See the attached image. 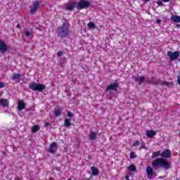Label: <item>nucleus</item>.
<instances>
[{
    "label": "nucleus",
    "instance_id": "423d86ee",
    "mask_svg": "<svg viewBox=\"0 0 180 180\" xmlns=\"http://www.w3.org/2000/svg\"><path fill=\"white\" fill-rule=\"evenodd\" d=\"M167 56L169 57L171 61H175V60H178V58H179L180 53L179 51H168Z\"/></svg>",
    "mask_w": 180,
    "mask_h": 180
},
{
    "label": "nucleus",
    "instance_id": "6ab92c4d",
    "mask_svg": "<svg viewBox=\"0 0 180 180\" xmlns=\"http://www.w3.org/2000/svg\"><path fill=\"white\" fill-rule=\"evenodd\" d=\"M89 139H90L91 140H95V139H96V132L95 131L90 132L89 135Z\"/></svg>",
    "mask_w": 180,
    "mask_h": 180
},
{
    "label": "nucleus",
    "instance_id": "f03ea898",
    "mask_svg": "<svg viewBox=\"0 0 180 180\" xmlns=\"http://www.w3.org/2000/svg\"><path fill=\"white\" fill-rule=\"evenodd\" d=\"M91 6V3L86 0H80L78 1L76 8L78 11H81L82 9H88V8Z\"/></svg>",
    "mask_w": 180,
    "mask_h": 180
},
{
    "label": "nucleus",
    "instance_id": "cd10ccee",
    "mask_svg": "<svg viewBox=\"0 0 180 180\" xmlns=\"http://www.w3.org/2000/svg\"><path fill=\"white\" fill-rule=\"evenodd\" d=\"M130 158H131V159L136 158V153L134 152H131L130 153Z\"/></svg>",
    "mask_w": 180,
    "mask_h": 180
},
{
    "label": "nucleus",
    "instance_id": "39448f33",
    "mask_svg": "<svg viewBox=\"0 0 180 180\" xmlns=\"http://www.w3.org/2000/svg\"><path fill=\"white\" fill-rule=\"evenodd\" d=\"M68 27H67V25L59 27V36H60V37H66L68 36Z\"/></svg>",
    "mask_w": 180,
    "mask_h": 180
},
{
    "label": "nucleus",
    "instance_id": "1a4fd4ad",
    "mask_svg": "<svg viewBox=\"0 0 180 180\" xmlns=\"http://www.w3.org/2000/svg\"><path fill=\"white\" fill-rule=\"evenodd\" d=\"M153 167H148L147 168H146V174H147V175H148V178L149 179H153Z\"/></svg>",
    "mask_w": 180,
    "mask_h": 180
},
{
    "label": "nucleus",
    "instance_id": "37998d69",
    "mask_svg": "<svg viewBox=\"0 0 180 180\" xmlns=\"http://www.w3.org/2000/svg\"><path fill=\"white\" fill-rule=\"evenodd\" d=\"M114 95H113V94H111V96H113Z\"/></svg>",
    "mask_w": 180,
    "mask_h": 180
},
{
    "label": "nucleus",
    "instance_id": "c85d7f7f",
    "mask_svg": "<svg viewBox=\"0 0 180 180\" xmlns=\"http://www.w3.org/2000/svg\"><path fill=\"white\" fill-rule=\"evenodd\" d=\"M68 117H72L74 116V114H72L71 112H68Z\"/></svg>",
    "mask_w": 180,
    "mask_h": 180
},
{
    "label": "nucleus",
    "instance_id": "49530a36",
    "mask_svg": "<svg viewBox=\"0 0 180 180\" xmlns=\"http://www.w3.org/2000/svg\"><path fill=\"white\" fill-rule=\"evenodd\" d=\"M68 180H72V179H69Z\"/></svg>",
    "mask_w": 180,
    "mask_h": 180
},
{
    "label": "nucleus",
    "instance_id": "393cba45",
    "mask_svg": "<svg viewBox=\"0 0 180 180\" xmlns=\"http://www.w3.org/2000/svg\"><path fill=\"white\" fill-rule=\"evenodd\" d=\"M128 169L129 171L134 172V171H136V166L134 165H131L128 167Z\"/></svg>",
    "mask_w": 180,
    "mask_h": 180
},
{
    "label": "nucleus",
    "instance_id": "a19ab883",
    "mask_svg": "<svg viewBox=\"0 0 180 180\" xmlns=\"http://www.w3.org/2000/svg\"><path fill=\"white\" fill-rule=\"evenodd\" d=\"M169 0H162V2H168Z\"/></svg>",
    "mask_w": 180,
    "mask_h": 180
},
{
    "label": "nucleus",
    "instance_id": "5701e85b",
    "mask_svg": "<svg viewBox=\"0 0 180 180\" xmlns=\"http://www.w3.org/2000/svg\"><path fill=\"white\" fill-rule=\"evenodd\" d=\"M87 26L89 27V29H95V24L93 22H89L88 24H87Z\"/></svg>",
    "mask_w": 180,
    "mask_h": 180
},
{
    "label": "nucleus",
    "instance_id": "c756f323",
    "mask_svg": "<svg viewBox=\"0 0 180 180\" xmlns=\"http://www.w3.org/2000/svg\"><path fill=\"white\" fill-rule=\"evenodd\" d=\"M63 51H59L58 52V57H61V56H63Z\"/></svg>",
    "mask_w": 180,
    "mask_h": 180
},
{
    "label": "nucleus",
    "instance_id": "ea45409f",
    "mask_svg": "<svg viewBox=\"0 0 180 180\" xmlns=\"http://www.w3.org/2000/svg\"><path fill=\"white\" fill-rule=\"evenodd\" d=\"M125 179H126V180H129V176H125Z\"/></svg>",
    "mask_w": 180,
    "mask_h": 180
},
{
    "label": "nucleus",
    "instance_id": "412c9836",
    "mask_svg": "<svg viewBox=\"0 0 180 180\" xmlns=\"http://www.w3.org/2000/svg\"><path fill=\"white\" fill-rule=\"evenodd\" d=\"M54 113V116H56V117H58V116H60V115H61V110L58 108H56L53 111Z\"/></svg>",
    "mask_w": 180,
    "mask_h": 180
},
{
    "label": "nucleus",
    "instance_id": "f257e3e1",
    "mask_svg": "<svg viewBox=\"0 0 180 180\" xmlns=\"http://www.w3.org/2000/svg\"><path fill=\"white\" fill-rule=\"evenodd\" d=\"M152 167L154 169H158V168H164V169H169L171 165L167 160L160 158H157L152 162Z\"/></svg>",
    "mask_w": 180,
    "mask_h": 180
},
{
    "label": "nucleus",
    "instance_id": "2eb2a0df",
    "mask_svg": "<svg viewBox=\"0 0 180 180\" xmlns=\"http://www.w3.org/2000/svg\"><path fill=\"white\" fill-rule=\"evenodd\" d=\"M134 79H135L136 82H139V84H143V82H144V81L146 80V79L143 76H141V77L134 76Z\"/></svg>",
    "mask_w": 180,
    "mask_h": 180
},
{
    "label": "nucleus",
    "instance_id": "2f4dec72",
    "mask_svg": "<svg viewBox=\"0 0 180 180\" xmlns=\"http://www.w3.org/2000/svg\"><path fill=\"white\" fill-rule=\"evenodd\" d=\"M4 87H5V84H4L3 82H0V89L4 88Z\"/></svg>",
    "mask_w": 180,
    "mask_h": 180
},
{
    "label": "nucleus",
    "instance_id": "c03bdc74",
    "mask_svg": "<svg viewBox=\"0 0 180 180\" xmlns=\"http://www.w3.org/2000/svg\"><path fill=\"white\" fill-rule=\"evenodd\" d=\"M1 95H2V94L0 93V96H1Z\"/></svg>",
    "mask_w": 180,
    "mask_h": 180
},
{
    "label": "nucleus",
    "instance_id": "b1692460",
    "mask_svg": "<svg viewBox=\"0 0 180 180\" xmlns=\"http://www.w3.org/2000/svg\"><path fill=\"white\" fill-rule=\"evenodd\" d=\"M20 78V75H19V74H13L11 76L12 79H19Z\"/></svg>",
    "mask_w": 180,
    "mask_h": 180
},
{
    "label": "nucleus",
    "instance_id": "e433bc0d",
    "mask_svg": "<svg viewBox=\"0 0 180 180\" xmlns=\"http://www.w3.org/2000/svg\"><path fill=\"white\" fill-rule=\"evenodd\" d=\"M156 23H158V25H160V23H161V20L158 19L156 20Z\"/></svg>",
    "mask_w": 180,
    "mask_h": 180
},
{
    "label": "nucleus",
    "instance_id": "58836bf2",
    "mask_svg": "<svg viewBox=\"0 0 180 180\" xmlns=\"http://www.w3.org/2000/svg\"><path fill=\"white\" fill-rule=\"evenodd\" d=\"M143 2H150V0H143Z\"/></svg>",
    "mask_w": 180,
    "mask_h": 180
},
{
    "label": "nucleus",
    "instance_id": "a878e982",
    "mask_svg": "<svg viewBox=\"0 0 180 180\" xmlns=\"http://www.w3.org/2000/svg\"><path fill=\"white\" fill-rule=\"evenodd\" d=\"M160 154H161V151L154 152L152 155V158H155L156 157H159Z\"/></svg>",
    "mask_w": 180,
    "mask_h": 180
},
{
    "label": "nucleus",
    "instance_id": "a18cd8bd",
    "mask_svg": "<svg viewBox=\"0 0 180 180\" xmlns=\"http://www.w3.org/2000/svg\"><path fill=\"white\" fill-rule=\"evenodd\" d=\"M179 63H180V58L179 59Z\"/></svg>",
    "mask_w": 180,
    "mask_h": 180
},
{
    "label": "nucleus",
    "instance_id": "473e14b6",
    "mask_svg": "<svg viewBox=\"0 0 180 180\" xmlns=\"http://www.w3.org/2000/svg\"><path fill=\"white\" fill-rule=\"evenodd\" d=\"M157 4L159 5V6H162V1H158Z\"/></svg>",
    "mask_w": 180,
    "mask_h": 180
},
{
    "label": "nucleus",
    "instance_id": "0eeeda50",
    "mask_svg": "<svg viewBox=\"0 0 180 180\" xmlns=\"http://www.w3.org/2000/svg\"><path fill=\"white\" fill-rule=\"evenodd\" d=\"M57 144L56 142L52 143L49 148V151L51 153V154H56L57 153Z\"/></svg>",
    "mask_w": 180,
    "mask_h": 180
},
{
    "label": "nucleus",
    "instance_id": "79ce46f5",
    "mask_svg": "<svg viewBox=\"0 0 180 180\" xmlns=\"http://www.w3.org/2000/svg\"><path fill=\"white\" fill-rule=\"evenodd\" d=\"M15 180H20V179L16 178Z\"/></svg>",
    "mask_w": 180,
    "mask_h": 180
},
{
    "label": "nucleus",
    "instance_id": "4be33fe9",
    "mask_svg": "<svg viewBox=\"0 0 180 180\" xmlns=\"http://www.w3.org/2000/svg\"><path fill=\"white\" fill-rule=\"evenodd\" d=\"M39 130H40V127H39V125L33 126L31 129L32 133H37V131H39Z\"/></svg>",
    "mask_w": 180,
    "mask_h": 180
},
{
    "label": "nucleus",
    "instance_id": "bb28decb",
    "mask_svg": "<svg viewBox=\"0 0 180 180\" xmlns=\"http://www.w3.org/2000/svg\"><path fill=\"white\" fill-rule=\"evenodd\" d=\"M133 147H137L139 146H140V141H135L133 144H132Z\"/></svg>",
    "mask_w": 180,
    "mask_h": 180
},
{
    "label": "nucleus",
    "instance_id": "ddd939ff",
    "mask_svg": "<svg viewBox=\"0 0 180 180\" xmlns=\"http://www.w3.org/2000/svg\"><path fill=\"white\" fill-rule=\"evenodd\" d=\"M8 50V46H6V44L5 42L0 41V51L1 53H5Z\"/></svg>",
    "mask_w": 180,
    "mask_h": 180
},
{
    "label": "nucleus",
    "instance_id": "9d476101",
    "mask_svg": "<svg viewBox=\"0 0 180 180\" xmlns=\"http://www.w3.org/2000/svg\"><path fill=\"white\" fill-rule=\"evenodd\" d=\"M39 8V1H35L32 4V6L30 8V12L31 13H34L36 11H37Z\"/></svg>",
    "mask_w": 180,
    "mask_h": 180
},
{
    "label": "nucleus",
    "instance_id": "a211bd4d",
    "mask_svg": "<svg viewBox=\"0 0 180 180\" xmlns=\"http://www.w3.org/2000/svg\"><path fill=\"white\" fill-rule=\"evenodd\" d=\"M91 172L92 175H94V176H96V175L99 174V170H98V169L95 166L91 167Z\"/></svg>",
    "mask_w": 180,
    "mask_h": 180
},
{
    "label": "nucleus",
    "instance_id": "c9c22d12",
    "mask_svg": "<svg viewBox=\"0 0 180 180\" xmlns=\"http://www.w3.org/2000/svg\"><path fill=\"white\" fill-rule=\"evenodd\" d=\"M44 126H45V127H49V126H50V123L46 122V123H45Z\"/></svg>",
    "mask_w": 180,
    "mask_h": 180
},
{
    "label": "nucleus",
    "instance_id": "72a5a7b5",
    "mask_svg": "<svg viewBox=\"0 0 180 180\" xmlns=\"http://www.w3.org/2000/svg\"><path fill=\"white\" fill-rule=\"evenodd\" d=\"M162 84L163 85H169V82H163Z\"/></svg>",
    "mask_w": 180,
    "mask_h": 180
},
{
    "label": "nucleus",
    "instance_id": "f8f14e48",
    "mask_svg": "<svg viewBox=\"0 0 180 180\" xmlns=\"http://www.w3.org/2000/svg\"><path fill=\"white\" fill-rule=\"evenodd\" d=\"M161 157H163L164 158H171V150H163L161 153Z\"/></svg>",
    "mask_w": 180,
    "mask_h": 180
},
{
    "label": "nucleus",
    "instance_id": "dca6fc26",
    "mask_svg": "<svg viewBox=\"0 0 180 180\" xmlns=\"http://www.w3.org/2000/svg\"><path fill=\"white\" fill-rule=\"evenodd\" d=\"M171 20L175 23H180V16L179 15H172Z\"/></svg>",
    "mask_w": 180,
    "mask_h": 180
},
{
    "label": "nucleus",
    "instance_id": "aec40b11",
    "mask_svg": "<svg viewBox=\"0 0 180 180\" xmlns=\"http://www.w3.org/2000/svg\"><path fill=\"white\" fill-rule=\"evenodd\" d=\"M64 126L65 127H70V126H71V120L70 119L65 118V122H64Z\"/></svg>",
    "mask_w": 180,
    "mask_h": 180
},
{
    "label": "nucleus",
    "instance_id": "7c9ffc66",
    "mask_svg": "<svg viewBox=\"0 0 180 180\" xmlns=\"http://www.w3.org/2000/svg\"><path fill=\"white\" fill-rule=\"evenodd\" d=\"M25 34L27 37H29V36H30V32H29V31H25Z\"/></svg>",
    "mask_w": 180,
    "mask_h": 180
},
{
    "label": "nucleus",
    "instance_id": "20e7f679",
    "mask_svg": "<svg viewBox=\"0 0 180 180\" xmlns=\"http://www.w3.org/2000/svg\"><path fill=\"white\" fill-rule=\"evenodd\" d=\"M117 88H119V84H117V82H115L107 86L106 92H108L109 94H112V92H117Z\"/></svg>",
    "mask_w": 180,
    "mask_h": 180
},
{
    "label": "nucleus",
    "instance_id": "f3484780",
    "mask_svg": "<svg viewBox=\"0 0 180 180\" xmlns=\"http://www.w3.org/2000/svg\"><path fill=\"white\" fill-rule=\"evenodd\" d=\"M0 105L1 106H9V101L6 98H2L0 100Z\"/></svg>",
    "mask_w": 180,
    "mask_h": 180
},
{
    "label": "nucleus",
    "instance_id": "f704fd0d",
    "mask_svg": "<svg viewBox=\"0 0 180 180\" xmlns=\"http://www.w3.org/2000/svg\"><path fill=\"white\" fill-rule=\"evenodd\" d=\"M177 82L180 85V76L177 77Z\"/></svg>",
    "mask_w": 180,
    "mask_h": 180
},
{
    "label": "nucleus",
    "instance_id": "4468645a",
    "mask_svg": "<svg viewBox=\"0 0 180 180\" xmlns=\"http://www.w3.org/2000/svg\"><path fill=\"white\" fill-rule=\"evenodd\" d=\"M76 5H77V3H75V2L68 3L66 5V9L68 11H72V9H74L75 8Z\"/></svg>",
    "mask_w": 180,
    "mask_h": 180
},
{
    "label": "nucleus",
    "instance_id": "6e6552de",
    "mask_svg": "<svg viewBox=\"0 0 180 180\" xmlns=\"http://www.w3.org/2000/svg\"><path fill=\"white\" fill-rule=\"evenodd\" d=\"M26 108V103H25V101L23 100H18V109L19 112L23 110Z\"/></svg>",
    "mask_w": 180,
    "mask_h": 180
},
{
    "label": "nucleus",
    "instance_id": "9b49d317",
    "mask_svg": "<svg viewBox=\"0 0 180 180\" xmlns=\"http://www.w3.org/2000/svg\"><path fill=\"white\" fill-rule=\"evenodd\" d=\"M146 134L148 139H153V137L157 134V131L154 130H148L146 131Z\"/></svg>",
    "mask_w": 180,
    "mask_h": 180
},
{
    "label": "nucleus",
    "instance_id": "4c0bfd02",
    "mask_svg": "<svg viewBox=\"0 0 180 180\" xmlns=\"http://www.w3.org/2000/svg\"><path fill=\"white\" fill-rule=\"evenodd\" d=\"M17 27H18V29H20V24H18V25H17Z\"/></svg>",
    "mask_w": 180,
    "mask_h": 180
},
{
    "label": "nucleus",
    "instance_id": "7ed1b4c3",
    "mask_svg": "<svg viewBox=\"0 0 180 180\" xmlns=\"http://www.w3.org/2000/svg\"><path fill=\"white\" fill-rule=\"evenodd\" d=\"M30 89H32V91H38V92H41L44 89H45L46 86L42 85L39 83H31L29 85Z\"/></svg>",
    "mask_w": 180,
    "mask_h": 180
}]
</instances>
